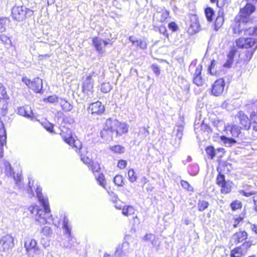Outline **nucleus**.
Listing matches in <instances>:
<instances>
[{"label":"nucleus","instance_id":"f257e3e1","mask_svg":"<svg viewBox=\"0 0 257 257\" xmlns=\"http://www.w3.org/2000/svg\"><path fill=\"white\" fill-rule=\"evenodd\" d=\"M254 10V7L248 3L240 10L239 15L235 17L234 24L232 27L234 34L243 36L255 35L257 36V26L251 27L248 24L249 16Z\"/></svg>","mask_w":257,"mask_h":257},{"label":"nucleus","instance_id":"f03ea898","mask_svg":"<svg viewBox=\"0 0 257 257\" xmlns=\"http://www.w3.org/2000/svg\"><path fill=\"white\" fill-rule=\"evenodd\" d=\"M42 205L44 207L43 210L40 209L38 206L34 205L29 206L28 210L32 214L35 215L36 221L40 224L50 223L53 221V217L51 214L49 203H46L45 205Z\"/></svg>","mask_w":257,"mask_h":257},{"label":"nucleus","instance_id":"7ed1b4c3","mask_svg":"<svg viewBox=\"0 0 257 257\" xmlns=\"http://www.w3.org/2000/svg\"><path fill=\"white\" fill-rule=\"evenodd\" d=\"M60 135L66 143L74 148L77 153H80V150L82 148L81 143L79 140H75L72 137V132L70 129L63 127L61 131Z\"/></svg>","mask_w":257,"mask_h":257},{"label":"nucleus","instance_id":"20e7f679","mask_svg":"<svg viewBox=\"0 0 257 257\" xmlns=\"http://www.w3.org/2000/svg\"><path fill=\"white\" fill-rule=\"evenodd\" d=\"M107 125L109 127H111L116 136H120L127 133L129 127L127 124L111 118L107 119Z\"/></svg>","mask_w":257,"mask_h":257},{"label":"nucleus","instance_id":"39448f33","mask_svg":"<svg viewBox=\"0 0 257 257\" xmlns=\"http://www.w3.org/2000/svg\"><path fill=\"white\" fill-rule=\"evenodd\" d=\"M12 16L16 21H23L27 15H32L33 11L23 6H14L12 9Z\"/></svg>","mask_w":257,"mask_h":257},{"label":"nucleus","instance_id":"423d86ee","mask_svg":"<svg viewBox=\"0 0 257 257\" xmlns=\"http://www.w3.org/2000/svg\"><path fill=\"white\" fill-rule=\"evenodd\" d=\"M22 81L30 89L33 90L36 93L40 92L43 87L42 80L39 78H35L33 80H31L28 78L25 77L22 78Z\"/></svg>","mask_w":257,"mask_h":257},{"label":"nucleus","instance_id":"0eeeda50","mask_svg":"<svg viewBox=\"0 0 257 257\" xmlns=\"http://www.w3.org/2000/svg\"><path fill=\"white\" fill-rule=\"evenodd\" d=\"M242 37L235 40V44L239 48L248 49L252 47L256 43V40L252 37H247L248 35H241Z\"/></svg>","mask_w":257,"mask_h":257},{"label":"nucleus","instance_id":"6e6552de","mask_svg":"<svg viewBox=\"0 0 257 257\" xmlns=\"http://www.w3.org/2000/svg\"><path fill=\"white\" fill-rule=\"evenodd\" d=\"M14 246V238L11 234H6L0 238V251L6 252Z\"/></svg>","mask_w":257,"mask_h":257},{"label":"nucleus","instance_id":"1a4fd4ad","mask_svg":"<svg viewBox=\"0 0 257 257\" xmlns=\"http://www.w3.org/2000/svg\"><path fill=\"white\" fill-rule=\"evenodd\" d=\"M225 82L223 78L216 80L212 86V94L216 96L222 94L224 90Z\"/></svg>","mask_w":257,"mask_h":257},{"label":"nucleus","instance_id":"9d476101","mask_svg":"<svg viewBox=\"0 0 257 257\" xmlns=\"http://www.w3.org/2000/svg\"><path fill=\"white\" fill-rule=\"evenodd\" d=\"M94 74L95 72L91 71L86 75L83 83V91L84 92L92 93L93 88V81L92 78L94 76Z\"/></svg>","mask_w":257,"mask_h":257},{"label":"nucleus","instance_id":"9b49d317","mask_svg":"<svg viewBox=\"0 0 257 257\" xmlns=\"http://www.w3.org/2000/svg\"><path fill=\"white\" fill-rule=\"evenodd\" d=\"M104 106L99 101L91 103L88 107V110L92 114H101L104 112Z\"/></svg>","mask_w":257,"mask_h":257},{"label":"nucleus","instance_id":"f8f14e48","mask_svg":"<svg viewBox=\"0 0 257 257\" xmlns=\"http://www.w3.org/2000/svg\"><path fill=\"white\" fill-rule=\"evenodd\" d=\"M136 209L131 205L124 206L122 208V213L126 216H132L134 218L135 223L140 224V220L136 214Z\"/></svg>","mask_w":257,"mask_h":257},{"label":"nucleus","instance_id":"ddd939ff","mask_svg":"<svg viewBox=\"0 0 257 257\" xmlns=\"http://www.w3.org/2000/svg\"><path fill=\"white\" fill-rule=\"evenodd\" d=\"M236 117L239 120V123L246 130L250 127V121L248 116L242 111H239L236 115Z\"/></svg>","mask_w":257,"mask_h":257},{"label":"nucleus","instance_id":"4468645a","mask_svg":"<svg viewBox=\"0 0 257 257\" xmlns=\"http://www.w3.org/2000/svg\"><path fill=\"white\" fill-rule=\"evenodd\" d=\"M202 71V65H198L196 66L195 72L193 77V82L196 85L200 86L203 85L204 83V79L202 78L201 74Z\"/></svg>","mask_w":257,"mask_h":257},{"label":"nucleus","instance_id":"2eb2a0df","mask_svg":"<svg viewBox=\"0 0 257 257\" xmlns=\"http://www.w3.org/2000/svg\"><path fill=\"white\" fill-rule=\"evenodd\" d=\"M113 132L111 130V127H109L107 125V120L104 124V126L103 130L100 132L101 138L105 141H110L112 139Z\"/></svg>","mask_w":257,"mask_h":257},{"label":"nucleus","instance_id":"dca6fc26","mask_svg":"<svg viewBox=\"0 0 257 257\" xmlns=\"http://www.w3.org/2000/svg\"><path fill=\"white\" fill-rule=\"evenodd\" d=\"M19 114L25 116L28 118H33V113L31 107L28 105L20 107L18 109Z\"/></svg>","mask_w":257,"mask_h":257},{"label":"nucleus","instance_id":"f3484780","mask_svg":"<svg viewBox=\"0 0 257 257\" xmlns=\"http://www.w3.org/2000/svg\"><path fill=\"white\" fill-rule=\"evenodd\" d=\"M38 246L36 240L33 238L28 239L26 240L24 244V247L26 252L29 255H30L31 251Z\"/></svg>","mask_w":257,"mask_h":257},{"label":"nucleus","instance_id":"a211bd4d","mask_svg":"<svg viewBox=\"0 0 257 257\" xmlns=\"http://www.w3.org/2000/svg\"><path fill=\"white\" fill-rule=\"evenodd\" d=\"M247 233L245 231H240L233 235L232 241L235 244L242 242L247 238Z\"/></svg>","mask_w":257,"mask_h":257},{"label":"nucleus","instance_id":"6ab92c4d","mask_svg":"<svg viewBox=\"0 0 257 257\" xmlns=\"http://www.w3.org/2000/svg\"><path fill=\"white\" fill-rule=\"evenodd\" d=\"M92 42L96 50L99 53L102 52L103 46H105L108 44V42L98 37L93 38Z\"/></svg>","mask_w":257,"mask_h":257},{"label":"nucleus","instance_id":"aec40b11","mask_svg":"<svg viewBox=\"0 0 257 257\" xmlns=\"http://www.w3.org/2000/svg\"><path fill=\"white\" fill-rule=\"evenodd\" d=\"M129 40L133 43L134 45L139 47L142 49H146L147 47V44L146 41L144 39H138L134 36H130Z\"/></svg>","mask_w":257,"mask_h":257},{"label":"nucleus","instance_id":"412c9836","mask_svg":"<svg viewBox=\"0 0 257 257\" xmlns=\"http://www.w3.org/2000/svg\"><path fill=\"white\" fill-rule=\"evenodd\" d=\"M224 20L223 12L221 10H219L214 24V29L215 31H218L222 27L224 23Z\"/></svg>","mask_w":257,"mask_h":257},{"label":"nucleus","instance_id":"4be33fe9","mask_svg":"<svg viewBox=\"0 0 257 257\" xmlns=\"http://www.w3.org/2000/svg\"><path fill=\"white\" fill-rule=\"evenodd\" d=\"M62 227L66 237L70 238L71 236V227L69 223V219L66 216L64 217Z\"/></svg>","mask_w":257,"mask_h":257},{"label":"nucleus","instance_id":"5701e85b","mask_svg":"<svg viewBox=\"0 0 257 257\" xmlns=\"http://www.w3.org/2000/svg\"><path fill=\"white\" fill-rule=\"evenodd\" d=\"M6 131L4 123L0 119V144L1 148H2L4 145L6 144Z\"/></svg>","mask_w":257,"mask_h":257},{"label":"nucleus","instance_id":"b1692460","mask_svg":"<svg viewBox=\"0 0 257 257\" xmlns=\"http://www.w3.org/2000/svg\"><path fill=\"white\" fill-rule=\"evenodd\" d=\"M36 192L38 200L41 204L45 205L46 203H49L48 198L43 195L42 193V189L40 187H37Z\"/></svg>","mask_w":257,"mask_h":257},{"label":"nucleus","instance_id":"393cba45","mask_svg":"<svg viewBox=\"0 0 257 257\" xmlns=\"http://www.w3.org/2000/svg\"><path fill=\"white\" fill-rule=\"evenodd\" d=\"M227 128V130L229 128V131L232 136L234 138H237L239 137V134H240V128L237 126V125H233L231 126H227L226 127Z\"/></svg>","mask_w":257,"mask_h":257},{"label":"nucleus","instance_id":"a878e982","mask_svg":"<svg viewBox=\"0 0 257 257\" xmlns=\"http://www.w3.org/2000/svg\"><path fill=\"white\" fill-rule=\"evenodd\" d=\"M232 182L229 181L224 183L221 187V192L224 194L229 193L231 190Z\"/></svg>","mask_w":257,"mask_h":257},{"label":"nucleus","instance_id":"bb28decb","mask_svg":"<svg viewBox=\"0 0 257 257\" xmlns=\"http://www.w3.org/2000/svg\"><path fill=\"white\" fill-rule=\"evenodd\" d=\"M7 99H0V115H5L8 108Z\"/></svg>","mask_w":257,"mask_h":257},{"label":"nucleus","instance_id":"cd10ccee","mask_svg":"<svg viewBox=\"0 0 257 257\" xmlns=\"http://www.w3.org/2000/svg\"><path fill=\"white\" fill-rule=\"evenodd\" d=\"M194 21L192 22L190 25L189 30L192 29L191 33H197L200 30V26L198 20L195 17H194Z\"/></svg>","mask_w":257,"mask_h":257},{"label":"nucleus","instance_id":"c85d7f7f","mask_svg":"<svg viewBox=\"0 0 257 257\" xmlns=\"http://www.w3.org/2000/svg\"><path fill=\"white\" fill-rule=\"evenodd\" d=\"M95 179L98 183L102 187L105 188L106 185V181L102 173H98L97 174H94Z\"/></svg>","mask_w":257,"mask_h":257},{"label":"nucleus","instance_id":"c756f323","mask_svg":"<svg viewBox=\"0 0 257 257\" xmlns=\"http://www.w3.org/2000/svg\"><path fill=\"white\" fill-rule=\"evenodd\" d=\"M144 240L150 241L153 246H155L157 243L156 236L152 233H147L144 236Z\"/></svg>","mask_w":257,"mask_h":257},{"label":"nucleus","instance_id":"7c9ffc66","mask_svg":"<svg viewBox=\"0 0 257 257\" xmlns=\"http://www.w3.org/2000/svg\"><path fill=\"white\" fill-rule=\"evenodd\" d=\"M220 140L227 146L230 147L232 144H234L236 141L232 138H228L224 136L220 137Z\"/></svg>","mask_w":257,"mask_h":257},{"label":"nucleus","instance_id":"2f4dec72","mask_svg":"<svg viewBox=\"0 0 257 257\" xmlns=\"http://www.w3.org/2000/svg\"><path fill=\"white\" fill-rule=\"evenodd\" d=\"M209 205V203L207 201L204 200H199L197 207L199 211H203L206 209Z\"/></svg>","mask_w":257,"mask_h":257},{"label":"nucleus","instance_id":"473e14b6","mask_svg":"<svg viewBox=\"0 0 257 257\" xmlns=\"http://www.w3.org/2000/svg\"><path fill=\"white\" fill-rule=\"evenodd\" d=\"M112 89V86L109 82L103 83L101 85L100 90L103 93H108Z\"/></svg>","mask_w":257,"mask_h":257},{"label":"nucleus","instance_id":"72a5a7b5","mask_svg":"<svg viewBox=\"0 0 257 257\" xmlns=\"http://www.w3.org/2000/svg\"><path fill=\"white\" fill-rule=\"evenodd\" d=\"M205 13L207 20L209 22L212 21V17L214 15V12L211 8H207L205 10Z\"/></svg>","mask_w":257,"mask_h":257},{"label":"nucleus","instance_id":"f704fd0d","mask_svg":"<svg viewBox=\"0 0 257 257\" xmlns=\"http://www.w3.org/2000/svg\"><path fill=\"white\" fill-rule=\"evenodd\" d=\"M128 246V243L127 242H124L122 244L118 247L115 251V255L117 256H120L122 252L124 251L123 248L127 247Z\"/></svg>","mask_w":257,"mask_h":257},{"label":"nucleus","instance_id":"c9c22d12","mask_svg":"<svg viewBox=\"0 0 257 257\" xmlns=\"http://www.w3.org/2000/svg\"><path fill=\"white\" fill-rule=\"evenodd\" d=\"M242 251L240 247H236L231 251V257H241Z\"/></svg>","mask_w":257,"mask_h":257},{"label":"nucleus","instance_id":"e433bc0d","mask_svg":"<svg viewBox=\"0 0 257 257\" xmlns=\"http://www.w3.org/2000/svg\"><path fill=\"white\" fill-rule=\"evenodd\" d=\"M66 238V239H64L62 242L63 247L66 248H71L73 246L72 237H70V238Z\"/></svg>","mask_w":257,"mask_h":257},{"label":"nucleus","instance_id":"4c0bfd02","mask_svg":"<svg viewBox=\"0 0 257 257\" xmlns=\"http://www.w3.org/2000/svg\"><path fill=\"white\" fill-rule=\"evenodd\" d=\"M110 150L115 153L121 154L124 152V148L120 145H115L110 147Z\"/></svg>","mask_w":257,"mask_h":257},{"label":"nucleus","instance_id":"58836bf2","mask_svg":"<svg viewBox=\"0 0 257 257\" xmlns=\"http://www.w3.org/2000/svg\"><path fill=\"white\" fill-rule=\"evenodd\" d=\"M114 184L118 186H122L123 184V177L121 175H116L113 178Z\"/></svg>","mask_w":257,"mask_h":257},{"label":"nucleus","instance_id":"ea45409f","mask_svg":"<svg viewBox=\"0 0 257 257\" xmlns=\"http://www.w3.org/2000/svg\"><path fill=\"white\" fill-rule=\"evenodd\" d=\"M128 180L130 182L133 183L137 179V175L133 169H130L128 171Z\"/></svg>","mask_w":257,"mask_h":257},{"label":"nucleus","instance_id":"a19ab883","mask_svg":"<svg viewBox=\"0 0 257 257\" xmlns=\"http://www.w3.org/2000/svg\"><path fill=\"white\" fill-rule=\"evenodd\" d=\"M206 152L207 154L210 156V158L212 159L215 156V152L214 148L212 146L208 147L206 148Z\"/></svg>","mask_w":257,"mask_h":257},{"label":"nucleus","instance_id":"79ce46f5","mask_svg":"<svg viewBox=\"0 0 257 257\" xmlns=\"http://www.w3.org/2000/svg\"><path fill=\"white\" fill-rule=\"evenodd\" d=\"M61 105L62 109L66 111H70L72 108L71 105L68 102L65 100H62L61 102Z\"/></svg>","mask_w":257,"mask_h":257},{"label":"nucleus","instance_id":"37998d69","mask_svg":"<svg viewBox=\"0 0 257 257\" xmlns=\"http://www.w3.org/2000/svg\"><path fill=\"white\" fill-rule=\"evenodd\" d=\"M31 252L33 253L36 257H44V255L43 251L39 246L35 248Z\"/></svg>","mask_w":257,"mask_h":257},{"label":"nucleus","instance_id":"c03bdc74","mask_svg":"<svg viewBox=\"0 0 257 257\" xmlns=\"http://www.w3.org/2000/svg\"><path fill=\"white\" fill-rule=\"evenodd\" d=\"M225 182L224 175L219 173L216 178V184L220 187Z\"/></svg>","mask_w":257,"mask_h":257},{"label":"nucleus","instance_id":"a18cd8bd","mask_svg":"<svg viewBox=\"0 0 257 257\" xmlns=\"http://www.w3.org/2000/svg\"><path fill=\"white\" fill-rule=\"evenodd\" d=\"M181 186L185 189L189 191H193V188L186 181L182 180L181 181Z\"/></svg>","mask_w":257,"mask_h":257},{"label":"nucleus","instance_id":"49530a36","mask_svg":"<svg viewBox=\"0 0 257 257\" xmlns=\"http://www.w3.org/2000/svg\"><path fill=\"white\" fill-rule=\"evenodd\" d=\"M0 40L4 44L8 45L11 44V41L10 39L5 34H2L0 35Z\"/></svg>","mask_w":257,"mask_h":257},{"label":"nucleus","instance_id":"de8ad7c7","mask_svg":"<svg viewBox=\"0 0 257 257\" xmlns=\"http://www.w3.org/2000/svg\"><path fill=\"white\" fill-rule=\"evenodd\" d=\"M216 61L214 60H213L211 62V64L208 67V71L209 73L211 75H214L216 73V70H214V68L215 65H216Z\"/></svg>","mask_w":257,"mask_h":257},{"label":"nucleus","instance_id":"09e8293b","mask_svg":"<svg viewBox=\"0 0 257 257\" xmlns=\"http://www.w3.org/2000/svg\"><path fill=\"white\" fill-rule=\"evenodd\" d=\"M7 19L6 18H0V32H3L6 30V24Z\"/></svg>","mask_w":257,"mask_h":257},{"label":"nucleus","instance_id":"8fccbe9b","mask_svg":"<svg viewBox=\"0 0 257 257\" xmlns=\"http://www.w3.org/2000/svg\"><path fill=\"white\" fill-rule=\"evenodd\" d=\"M230 207L233 210H236L241 207V203L238 201H233L231 203Z\"/></svg>","mask_w":257,"mask_h":257},{"label":"nucleus","instance_id":"3c124183","mask_svg":"<svg viewBox=\"0 0 257 257\" xmlns=\"http://www.w3.org/2000/svg\"><path fill=\"white\" fill-rule=\"evenodd\" d=\"M91 169L94 174L99 173L98 170L100 169V167L98 164L92 163L91 165Z\"/></svg>","mask_w":257,"mask_h":257},{"label":"nucleus","instance_id":"603ef678","mask_svg":"<svg viewBox=\"0 0 257 257\" xmlns=\"http://www.w3.org/2000/svg\"><path fill=\"white\" fill-rule=\"evenodd\" d=\"M42 233L45 236H50L52 233V231L50 227L45 226L42 229Z\"/></svg>","mask_w":257,"mask_h":257},{"label":"nucleus","instance_id":"864d4df0","mask_svg":"<svg viewBox=\"0 0 257 257\" xmlns=\"http://www.w3.org/2000/svg\"><path fill=\"white\" fill-rule=\"evenodd\" d=\"M191 168H193V170L189 171L190 175L195 176L199 172V167L197 165L194 164L192 165Z\"/></svg>","mask_w":257,"mask_h":257},{"label":"nucleus","instance_id":"5fc2aeb1","mask_svg":"<svg viewBox=\"0 0 257 257\" xmlns=\"http://www.w3.org/2000/svg\"><path fill=\"white\" fill-rule=\"evenodd\" d=\"M169 13L168 11L165 10L162 12L161 14L160 21L162 22H164L169 17Z\"/></svg>","mask_w":257,"mask_h":257},{"label":"nucleus","instance_id":"6e6d98bb","mask_svg":"<svg viewBox=\"0 0 257 257\" xmlns=\"http://www.w3.org/2000/svg\"><path fill=\"white\" fill-rule=\"evenodd\" d=\"M142 135V138H145L149 135V131L146 129V127H143L140 128L139 135Z\"/></svg>","mask_w":257,"mask_h":257},{"label":"nucleus","instance_id":"4d7b16f0","mask_svg":"<svg viewBox=\"0 0 257 257\" xmlns=\"http://www.w3.org/2000/svg\"><path fill=\"white\" fill-rule=\"evenodd\" d=\"M214 125L216 126L217 127H219L221 126H223L225 128V130H227V128L226 127V126L225 125V123L222 120H215L213 121Z\"/></svg>","mask_w":257,"mask_h":257},{"label":"nucleus","instance_id":"13d9d810","mask_svg":"<svg viewBox=\"0 0 257 257\" xmlns=\"http://www.w3.org/2000/svg\"><path fill=\"white\" fill-rule=\"evenodd\" d=\"M13 178H14V180L16 182V184L18 185V186L19 187H20L21 185H20V183L21 182V179H22L21 175H20L19 174H17L16 175H14Z\"/></svg>","mask_w":257,"mask_h":257},{"label":"nucleus","instance_id":"bf43d9fd","mask_svg":"<svg viewBox=\"0 0 257 257\" xmlns=\"http://www.w3.org/2000/svg\"><path fill=\"white\" fill-rule=\"evenodd\" d=\"M168 28L173 32H176L178 30V27L175 22H171L168 25Z\"/></svg>","mask_w":257,"mask_h":257},{"label":"nucleus","instance_id":"052dcab7","mask_svg":"<svg viewBox=\"0 0 257 257\" xmlns=\"http://www.w3.org/2000/svg\"><path fill=\"white\" fill-rule=\"evenodd\" d=\"M236 53V50L233 48L231 49L227 54V58L233 60L234 57Z\"/></svg>","mask_w":257,"mask_h":257},{"label":"nucleus","instance_id":"680f3d73","mask_svg":"<svg viewBox=\"0 0 257 257\" xmlns=\"http://www.w3.org/2000/svg\"><path fill=\"white\" fill-rule=\"evenodd\" d=\"M44 127L48 132L53 133V125L50 123H46L44 124Z\"/></svg>","mask_w":257,"mask_h":257},{"label":"nucleus","instance_id":"e2e57ef3","mask_svg":"<svg viewBox=\"0 0 257 257\" xmlns=\"http://www.w3.org/2000/svg\"><path fill=\"white\" fill-rule=\"evenodd\" d=\"M1 94L3 97L1 99H8L9 96L7 95V91L5 87H3L0 89Z\"/></svg>","mask_w":257,"mask_h":257},{"label":"nucleus","instance_id":"0e129e2a","mask_svg":"<svg viewBox=\"0 0 257 257\" xmlns=\"http://www.w3.org/2000/svg\"><path fill=\"white\" fill-rule=\"evenodd\" d=\"M81 160L85 164H90L91 163V159L88 157L83 156L81 155Z\"/></svg>","mask_w":257,"mask_h":257},{"label":"nucleus","instance_id":"69168bd1","mask_svg":"<svg viewBox=\"0 0 257 257\" xmlns=\"http://www.w3.org/2000/svg\"><path fill=\"white\" fill-rule=\"evenodd\" d=\"M127 165V162L126 161L121 160H119L118 162L117 166L120 169H124Z\"/></svg>","mask_w":257,"mask_h":257},{"label":"nucleus","instance_id":"338daca9","mask_svg":"<svg viewBox=\"0 0 257 257\" xmlns=\"http://www.w3.org/2000/svg\"><path fill=\"white\" fill-rule=\"evenodd\" d=\"M152 68L153 72L157 75H159L160 73V68L156 64H153Z\"/></svg>","mask_w":257,"mask_h":257},{"label":"nucleus","instance_id":"774afa93","mask_svg":"<svg viewBox=\"0 0 257 257\" xmlns=\"http://www.w3.org/2000/svg\"><path fill=\"white\" fill-rule=\"evenodd\" d=\"M47 100L49 102L54 103L58 100V97L55 95L50 96L47 98Z\"/></svg>","mask_w":257,"mask_h":257}]
</instances>
